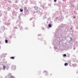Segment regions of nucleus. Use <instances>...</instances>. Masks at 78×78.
I'll return each instance as SVG.
<instances>
[{
    "instance_id": "1",
    "label": "nucleus",
    "mask_w": 78,
    "mask_h": 78,
    "mask_svg": "<svg viewBox=\"0 0 78 78\" xmlns=\"http://www.w3.org/2000/svg\"><path fill=\"white\" fill-rule=\"evenodd\" d=\"M24 11L25 13H27L28 12V10L27 9V8L26 7H25L24 8Z\"/></svg>"
},
{
    "instance_id": "12",
    "label": "nucleus",
    "mask_w": 78,
    "mask_h": 78,
    "mask_svg": "<svg viewBox=\"0 0 78 78\" xmlns=\"http://www.w3.org/2000/svg\"><path fill=\"white\" fill-rule=\"evenodd\" d=\"M56 2V0H54V2Z\"/></svg>"
},
{
    "instance_id": "13",
    "label": "nucleus",
    "mask_w": 78,
    "mask_h": 78,
    "mask_svg": "<svg viewBox=\"0 0 78 78\" xmlns=\"http://www.w3.org/2000/svg\"><path fill=\"white\" fill-rule=\"evenodd\" d=\"M75 18V17H73V18Z\"/></svg>"
},
{
    "instance_id": "2",
    "label": "nucleus",
    "mask_w": 78,
    "mask_h": 78,
    "mask_svg": "<svg viewBox=\"0 0 78 78\" xmlns=\"http://www.w3.org/2000/svg\"><path fill=\"white\" fill-rule=\"evenodd\" d=\"M12 69L13 70H15L16 69V66L12 65Z\"/></svg>"
},
{
    "instance_id": "11",
    "label": "nucleus",
    "mask_w": 78,
    "mask_h": 78,
    "mask_svg": "<svg viewBox=\"0 0 78 78\" xmlns=\"http://www.w3.org/2000/svg\"><path fill=\"white\" fill-rule=\"evenodd\" d=\"M11 78H14V77L12 76H11Z\"/></svg>"
},
{
    "instance_id": "9",
    "label": "nucleus",
    "mask_w": 78,
    "mask_h": 78,
    "mask_svg": "<svg viewBox=\"0 0 78 78\" xmlns=\"http://www.w3.org/2000/svg\"><path fill=\"white\" fill-rule=\"evenodd\" d=\"M5 43H8V40H5Z\"/></svg>"
},
{
    "instance_id": "6",
    "label": "nucleus",
    "mask_w": 78,
    "mask_h": 78,
    "mask_svg": "<svg viewBox=\"0 0 78 78\" xmlns=\"http://www.w3.org/2000/svg\"><path fill=\"white\" fill-rule=\"evenodd\" d=\"M67 65H68V63H65V66H67Z\"/></svg>"
},
{
    "instance_id": "10",
    "label": "nucleus",
    "mask_w": 78,
    "mask_h": 78,
    "mask_svg": "<svg viewBox=\"0 0 78 78\" xmlns=\"http://www.w3.org/2000/svg\"><path fill=\"white\" fill-rule=\"evenodd\" d=\"M63 56H66V54H64L63 55Z\"/></svg>"
},
{
    "instance_id": "8",
    "label": "nucleus",
    "mask_w": 78,
    "mask_h": 78,
    "mask_svg": "<svg viewBox=\"0 0 78 78\" xmlns=\"http://www.w3.org/2000/svg\"><path fill=\"white\" fill-rule=\"evenodd\" d=\"M3 68L4 69V70H5V69L6 68V66H4L3 67Z\"/></svg>"
},
{
    "instance_id": "5",
    "label": "nucleus",
    "mask_w": 78,
    "mask_h": 78,
    "mask_svg": "<svg viewBox=\"0 0 78 78\" xmlns=\"http://www.w3.org/2000/svg\"><path fill=\"white\" fill-rule=\"evenodd\" d=\"M10 58V59H14V57H11Z\"/></svg>"
},
{
    "instance_id": "14",
    "label": "nucleus",
    "mask_w": 78,
    "mask_h": 78,
    "mask_svg": "<svg viewBox=\"0 0 78 78\" xmlns=\"http://www.w3.org/2000/svg\"><path fill=\"white\" fill-rule=\"evenodd\" d=\"M70 29H71V30H72V28H71Z\"/></svg>"
},
{
    "instance_id": "7",
    "label": "nucleus",
    "mask_w": 78,
    "mask_h": 78,
    "mask_svg": "<svg viewBox=\"0 0 78 78\" xmlns=\"http://www.w3.org/2000/svg\"><path fill=\"white\" fill-rule=\"evenodd\" d=\"M20 12H23V9H20Z\"/></svg>"
},
{
    "instance_id": "3",
    "label": "nucleus",
    "mask_w": 78,
    "mask_h": 78,
    "mask_svg": "<svg viewBox=\"0 0 78 78\" xmlns=\"http://www.w3.org/2000/svg\"><path fill=\"white\" fill-rule=\"evenodd\" d=\"M44 74H45V75H47L48 73V72L47 71H44Z\"/></svg>"
},
{
    "instance_id": "4",
    "label": "nucleus",
    "mask_w": 78,
    "mask_h": 78,
    "mask_svg": "<svg viewBox=\"0 0 78 78\" xmlns=\"http://www.w3.org/2000/svg\"><path fill=\"white\" fill-rule=\"evenodd\" d=\"M48 27H49L51 28V24H49L48 25Z\"/></svg>"
}]
</instances>
